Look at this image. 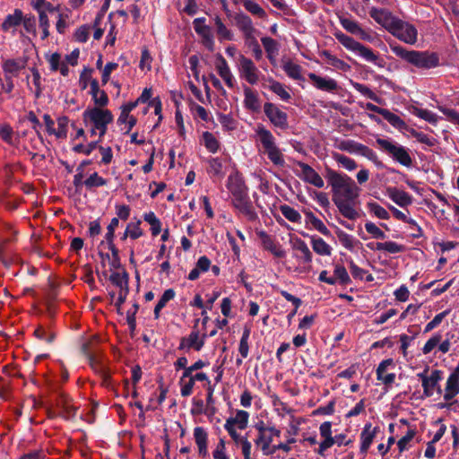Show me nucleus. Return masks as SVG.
I'll use <instances>...</instances> for the list:
<instances>
[{
  "label": "nucleus",
  "instance_id": "1",
  "mask_svg": "<svg viewBox=\"0 0 459 459\" xmlns=\"http://www.w3.org/2000/svg\"><path fill=\"white\" fill-rule=\"evenodd\" d=\"M325 178L332 186L333 202L341 214L349 219L356 220L359 212L356 209L360 188L348 175L336 172L331 169L325 171Z\"/></svg>",
  "mask_w": 459,
  "mask_h": 459
},
{
  "label": "nucleus",
  "instance_id": "2",
  "mask_svg": "<svg viewBox=\"0 0 459 459\" xmlns=\"http://www.w3.org/2000/svg\"><path fill=\"white\" fill-rule=\"evenodd\" d=\"M226 186L231 195L233 206L248 220H255L256 215L248 196L247 187L242 175L238 170L230 174Z\"/></svg>",
  "mask_w": 459,
  "mask_h": 459
},
{
  "label": "nucleus",
  "instance_id": "3",
  "mask_svg": "<svg viewBox=\"0 0 459 459\" xmlns=\"http://www.w3.org/2000/svg\"><path fill=\"white\" fill-rule=\"evenodd\" d=\"M371 16L400 40L411 45L417 41L418 31L412 24L403 22L383 10L377 12V15L371 14Z\"/></svg>",
  "mask_w": 459,
  "mask_h": 459
},
{
  "label": "nucleus",
  "instance_id": "4",
  "mask_svg": "<svg viewBox=\"0 0 459 459\" xmlns=\"http://www.w3.org/2000/svg\"><path fill=\"white\" fill-rule=\"evenodd\" d=\"M82 122L91 137L98 135L100 141L108 132L114 120L112 112L100 107H88L82 115Z\"/></svg>",
  "mask_w": 459,
  "mask_h": 459
},
{
  "label": "nucleus",
  "instance_id": "5",
  "mask_svg": "<svg viewBox=\"0 0 459 459\" xmlns=\"http://www.w3.org/2000/svg\"><path fill=\"white\" fill-rule=\"evenodd\" d=\"M392 52L420 69H431L439 65V56L437 53L429 51L408 50L398 44H390Z\"/></svg>",
  "mask_w": 459,
  "mask_h": 459
},
{
  "label": "nucleus",
  "instance_id": "6",
  "mask_svg": "<svg viewBox=\"0 0 459 459\" xmlns=\"http://www.w3.org/2000/svg\"><path fill=\"white\" fill-rule=\"evenodd\" d=\"M258 435L255 440V445L262 449L264 455H273L278 449L287 451V444L280 441V430L264 422L255 425Z\"/></svg>",
  "mask_w": 459,
  "mask_h": 459
},
{
  "label": "nucleus",
  "instance_id": "7",
  "mask_svg": "<svg viewBox=\"0 0 459 459\" xmlns=\"http://www.w3.org/2000/svg\"><path fill=\"white\" fill-rule=\"evenodd\" d=\"M376 143L383 152L390 156L394 161L407 168L412 165V159L408 149L404 146L385 138H377Z\"/></svg>",
  "mask_w": 459,
  "mask_h": 459
},
{
  "label": "nucleus",
  "instance_id": "8",
  "mask_svg": "<svg viewBox=\"0 0 459 459\" xmlns=\"http://www.w3.org/2000/svg\"><path fill=\"white\" fill-rule=\"evenodd\" d=\"M239 77L251 85L257 84L262 75L255 64L248 57L240 56L238 63Z\"/></svg>",
  "mask_w": 459,
  "mask_h": 459
},
{
  "label": "nucleus",
  "instance_id": "9",
  "mask_svg": "<svg viewBox=\"0 0 459 459\" xmlns=\"http://www.w3.org/2000/svg\"><path fill=\"white\" fill-rule=\"evenodd\" d=\"M294 173L302 178L304 181L321 188L324 186L325 183L320 175L309 165L300 162L295 161L291 166Z\"/></svg>",
  "mask_w": 459,
  "mask_h": 459
},
{
  "label": "nucleus",
  "instance_id": "10",
  "mask_svg": "<svg viewBox=\"0 0 459 459\" xmlns=\"http://www.w3.org/2000/svg\"><path fill=\"white\" fill-rule=\"evenodd\" d=\"M230 158H221V157H214L209 158L207 160V169L206 171L210 178L213 180L221 181L224 176L226 175L228 166L230 164Z\"/></svg>",
  "mask_w": 459,
  "mask_h": 459
},
{
  "label": "nucleus",
  "instance_id": "11",
  "mask_svg": "<svg viewBox=\"0 0 459 459\" xmlns=\"http://www.w3.org/2000/svg\"><path fill=\"white\" fill-rule=\"evenodd\" d=\"M194 30L201 38L202 44L210 51L214 48V39L212 29L205 24V18H196L193 22Z\"/></svg>",
  "mask_w": 459,
  "mask_h": 459
},
{
  "label": "nucleus",
  "instance_id": "12",
  "mask_svg": "<svg viewBox=\"0 0 459 459\" xmlns=\"http://www.w3.org/2000/svg\"><path fill=\"white\" fill-rule=\"evenodd\" d=\"M206 339L205 333H201L195 327L191 331V333L183 337L180 340V343L178 346V350H195L199 351L204 345Z\"/></svg>",
  "mask_w": 459,
  "mask_h": 459
},
{
  "label": "nucleus",
  "instance_id": "13",
  "mask_svg": "<svg viewBox=\"0 0 459 459\" xmlns=\"http://www.w3.org/2000/svg\"><path fill=\"white\" fill-rule=\"evenodd\" d=\"M27 64V56L8 58L3 61L2 68L5 75H9L11 77H18L20 73L26 68Z\"/></svg>",
  "mask_w": 459,
  "mask_h": 459
},
{
  "label": "nucleus",
  "instance_id": "14",
  "mask_svg": "<svg viewBox=\"0 0 459 459\" xmlns=\"http://www.w3.org/2000/svg\"><path fill=\"white\" fill-rule=\"evenodd\" d=\"M258 238L261 241L263 247L271 252L275 257H283L285 251L282 247L272 236L264 231H258Z\"/></svg>",
  "mask_w": 459,
  "mask_h": 459
},
{
  "label": "nucleus",
  "instance_id": "15",
  "mask_svg": "<svg viewBox=\"0 0 459 459\" xmlns=\"http://www.w3.org/2000/svg\"><path fill=\"white\" fill-rule=\"evenodd\" d=\"M23 21V13L20 9H15L13 13L8 14L1 24V29L4 32H10L15 35L17 29Z\"/></svg>",
  "mask_w": 459,
  "mask_h": 459
},
{
  "label": "nucleus",
  "instance_id": "16",
  "mask_svg": "<svg viewBox=\"0 0 459 459\" xmlns=\"http://www.w3.org/2000/svg\"><path fill=\"white\" fill-rule=\"evenodd\" d=\"M215 69L218 74L225 82L229 88H234L236 80L230 71V68L222 56H219L215 61Z\"/></svg>",
  "mask_w": 459,
  "mask_h": 459
},
{
  "label": "nucleus",
  "instance_id": "17",
  "mask_svg": "<svg viewBox=\"0 0 459 459\" xmlns=\"http://www.w3.org/2000/svg\"><path fill=\"white\" fill-rule=\"evenodd\" d=\"M236 26L243 33L245 39H252L255 37V30L252 20L245 13H237L234 17Z\"/></svg>",
  "mask_w": 459,
  "mask_h": 459
},
{
  "label": "nucleus",
  "instance_id": "18",
  "mask_svg": "<svg viewBox=\"0 0 459 459\" xmlns=\"http://www.w3.org/2000/svg\"><path fill=\"white\" fill-rule=\"evenodd\" d=\"M264 113L275 126H283L287 122V116L284 112L273 103H265Z\"/></svg>",
  "mask_w": 459,
  "mask_h": 459
},
{
  "label": "nucleus",
  "instance_id": "19",
  "mask_svg": "<svg viewBox=\"0 0 459 459\" xmlns=\"http://www.w3.org/2000/svg\"><path fill=\"white\" fill-rule=\"evenodd\" d=\"M290 241L292 244L294 256L303 263H310L312 259V253L305 242L299 238L293 239L292 236H290Z\"/></svg>",
  "mask_w": 459,
  "mask_h": 459
},
{
  "label": "nucleus",
  "instance_id": "20",
  "mask_svg": "<svg viewBox=\"0 0 459 459\" xmlns=\"http://www.w3.org/2000/svg\"><path fill=\"white\" fill-rule=\"evenodd\" d=\"M194 439L198 448L199 456H208V433L203 427L194 429Z\"/></svg>",
  "mask_w": 459,
  "mask_h": 459
},
{
  "label": "nucleus",
  "instance_id": "21",
  "mask_svg": "<svg viewBox=\"0 0 459 459\" xmlns=\"http://www.w3.org/2000/svg\"><path fill=\"white\" fill-rule=\"evenodd\" d=\"M319 431L324 440L319 444L317 453L320 455H324L325 451L333 446V440L332 437V423L330 421L322 423L319 428Z\"/></svg>",
  "mask_w": 459,
  "mask_h": 459
},
{
  "label": "nucleus",
  "instance_id": "22",
  "mask_svg": "<svg viewBox=\"0 0 459 459\" xmlns=\"http://www.w3.org/2000/svg\"><path fill=\"white\" fill-rule=\"evenodd\" d=\"M90 94L91 95L94 102L93 107L106 108L109 102L108 96L105 91L100 89L99 82L97 80L91 81Z\"/></svg>",
  "mask_w": 459,
  "mask_h": 459
},
{
  "label": "nucleus",
  "instance_id": "23",
  "mask_svg": "<svg viewBox=\"0 0 459 459\" xmlns=\"http://www.w3.org/2000/svg\"><path fill=\"white\" fill-rule=\"evenodd\" d=\"M308 77L313 85L318 90L332 92L338 88V84L333 79L321 77L313 73H309Z\"/></svg>",
  "mask_w": 459,
  "mask_h": 459
},
{
  "label": "nucleus",
  "instance_id": "24",
  "mask_svg": "<svg viewBox=\"0 0 459 459\" xmlns=\"http://www.w3.org/2000/svg\"><path fill=\"white\" fill-rule=\"evenodd\" d=\"M57 407L59 409V414L65 420L74 419L76 415L78 406H76L71 398L63 396L57 403Z\"/></svg>",
  "mask_w": 459,
  "mask_h": 459
},
{
  "label": "nucleus",
  "instance_id": "25",
  "mask_svg": "<svg viewBox=\"0 0 459 459\" xmlns=\"http://www.w3.org/2000/svg\"><path fill=\"white\" fill-rule=\"evenodd\" d=\"M47 60L52 72L59 71L63 76H68L70 72L68 68L69 65L62 59V56L59 53L51 54L47 57Z\"/></svg>",
  "mask_w": 459,
  "mask_h": 459
},
{
  "label": "nucleus",
  "instance_id": "26",
  "mask_svg": "<svg viewBox=\"0 0 459 459\" xmlns=\"http://www.w3.org/2000/svg\"><path fill=\"white\" fill-rule=\"evenodd\" d=\"M195 381H194L192 373L190 371L185 370L183 371L179 381V388L180 394L183 397H188L194 393V388L195 385Z\"/></svg>",
  "mask_w": 459,
  "mask_h": 459
},
{
  "label": "nucleus",
  "instance_id": "27",
  "mask_svg": "<svg viewBox=\"0 0 459 459\" xmlns=\"http://www.w3.org/2000/svg\"><path fill=\"white\" fill-rule=\"evenodd\" d=\"M243 91L245 97L244 105L246 108L251 111H258L261 108V104L256 91L248 86H245Z\"/></svg>",
  "mask_w": 459,
  "mask_h": 459
},
{
  "label": "nucleus",
  "instance_id": "28",
  "mask_svg": "<svg viewBox=\"0 0 459 459\" xmlns=\"http://www.w3.org/2000/svg\"><path fill=\"white\" fill-rule=\"evenodd\" d=\"M109 281L119 289L118 291H129V275L125 270H117L111 273Z\"/></svg>",
  "mask_w": 459,
  "mask_h": 459
},
{
  "label": "nucleus",
  "instance_id": "29",
  "mask_svg": "<svg viewBox=\"0 0 459 459\" xmlns=\"http://www.w3.org/2000/svg\"><path fill=\"white\" fill-rule=\"evenodd\" d=\"M211 267V260L206 255H202L198 258L195 267L188 273L187 279L190 281H195L200 277L201 273H204L209 271Z\"/></svg>",
  "mask_w": 459,
  "mask_h": 459
},
{
  "label": "nucleus",
  "instance_id": "30",
  "mask_svg": "<svg viewBox=\"0 0 459 459\" xmlns=\"http://www.w3.org/2000/svg\"><path fill=\"white\" fill-rule=\"evenodd\" d=\"M256 140L262 144L264 152L275 146L274 137L272 133L263 126H258L255 129Z\"/></svg>",
  "mask_w": 459,
  "mask_h": 459
},
{
  "label": "nucleus",
  "instance_id": "31",
  "mask_svg": "<svg viewBox=\"0 0 459 459\" xmlns=\"http://www.w3.org/2000/svg\"><path fill=\"white\" fill-rule=\"evenodd\" d=\"M214 29L217 38L221 42L231 41L234 39L233 32L224 24L219 16L214 18Z\"/></svg>",
  "mask_w": 459,
  "mask_h": 459
},
{
  "label": "nucleus",
  "instance_id": "32",
  "mask_svg": "<svg viewBox=\"0 0 459 459\" xmlns=\"http://www.w3.org/2000/svg\"><path fill=\"white\" fill-rule=\"evenodd\" d=\"M377 434V428H372L371 424H366L361 434V446L360 452L366 454L373 442V439Z\"/></svg>",
  "mask_w": 459,
  "mask_h": 459
},
{
  "label": "nucleus",
  "instance_id": "33",
  "mask_svg": "<svg viewBox=\"0 0 459 459\" xmlns=\"http://www.w3.org/2000/svg\"><path fill=\"white\" fill-rule=\"evenodd\" d=\"M251 330L249 327L246 326L244 328L242 336L239 341L238 344V352L241 356V359H237L236 363L237 365L242 364V359H246L248 356L249 353V338H250Z\"/></svg>",
  "mask_w": 459,
  "mask_h": 459
},
{
  "label": "nucleus",
  "instance_id": "34",
  "mask_svg": "<svg viewBox=\"0 0 459 459\" xmlns=\"http://www.w3.org/2000/svg\"><path fill=\"white\" fill-rule=\"evenodd\" d=\"M387 192L389 197L399 206L404 207L411 204V197L405 191L393 187L388 188Z\"/></svg>",
  "mask_w": 459,
  "mask_h": 459
},
{
  "label": "nucleus",
  "instance_id": "35",
  "mask_svg": "<svg viewBox=\"0 0 459 459\" xmlns=\"http://www.w3.org/2000/svg\"><path fill=\"white\" fill-rule=\"evenodd\" d=\"M353 52L363 57L368 62L377 65L380 67L383 66L382 64H380V61L382 60L379 58L378 55H377L376 53L373 52L372 49L362 45L359 42Z\"/></svg>",
  "mask_w": 459,
  "mask_h": 459
},
{
  "label": "nucleus",
  "instance_id": "36",
  "mask_svg": "<svg viewBox=\"0 0 459 459\" xmlns=\"http://www.w3.org/2000/svg\"><path fill=\"white\" fill-rule=\"evenodd\" d=\"M70 119L66 116H59L56 120L55 137L59 140L66 139Z\"/></svg>",
  "mask_w": 459,
  "mask_h": 459
},
{
  "label": "nucleus",
  "instance_id": "37",
  "mask_svg": "<svg viewBox=\"0 0 459 459\" xmlns=\"http://www.w3.org/2000/svg\"><path fill=\"white\" fill-rule=\"evenodd\" d=\"M175 296L176 293L173 289H168L163 292L153 310L155 319L160 318V311L162 310V308L165 307L168 302L172 300L175 298Z\"/></svg>",
  "mask_w": 459,
  "mask_h": 459
},
{
  "label": "nucleus",
  "instance_id": "38",
  "mask_svg": "<svg viewBox=\"0 0 459 459\" xmlns=\"http://www.w3.org/2000/svg\"><path fill=\"white\" fill-rule=\"evenodd\" d=\"M0 138L8 145L15 146L17 144L16 133L8 124L0 125Z\"/></svg>",
  "mask_w": 459,
  "mask_h": 459
},
{
  "label": "nucleus",
  "instance_id": "39",
  "mask_svg": "<svg viewBox=\"0 0 459 459\" xmlns=\"http://www.w3.org/2000/svg\"><path fill=\"white\" fill-rule=\"evenodd\" d=\"M249 413L246 411L238 410L234 417L229 418L226 422H230L231 426L237 427L238 429H245L247 426Z\"/></svg>",
  "mask_w": 459,
  "mask_h": 459
},
{
  "label": "nucleus",
  "instance_id": "40",
  "mask_svg": "<svg viewBox=\"0 0 459 459\" xmlns=\"http://www.w3.org/2000/svg\"><path fill=\"white\" fill-rule=\"evenodd\" d=\"M261 40L267 53V57L272 62H274L279 53V44L276 40L269 37H264Z\"/></svg>",
  "mask_w": 459,
  "mask_h": 459
},
{
  "label": "nucleus",
  "instance_id": "41",
  "mask_svg": "<svg viewBox=\"0 0 459 459\" xmlns=\"http://www.w3.org/2000/svg\"><path fill=\"white\" fill-rule=\"evenodd\" d=\"M143 220L150 226L151 233L153 237L158 236L161 232V222L153 212H148L143 214Z\"/></svg>",
  "mask_w": 459,
  "mask_h": 459
},
{
  "label": "nucleus",
  "instance_id": "42",
  "mask_svg": "<svg viewBox=\"0 0 459 459\" xmlns=\"http://www.w3.org/2000/svg\"><path fill=\"white\" fill-rule=\"evenodd\" d=\"M34 336L40 341L51 343L56 333L50 327L40 325L34 330Z\"/></svg>",
  "mask_w": 459,
  "mask_h": 459
},
{
  "label": "nucleus",
  "instance_id": "43",
  "mask_svg": "<svg viewBox=\"0 0 459 459\" xmlns=\"http://www.w3.org/2000/svg\"><path fill=\"white\" fill-rule=\"evenodd\" d=\"M320 56L324 58L327 62V64L337 69L345 71L349 68V65L344 61L332 55L331 52L328 50L321 51Z\"/></svg>",
  "mask_w": 459,
  "mask_h": 459
},
{
  "label": "nucleus",
  "instance_id": "44",
  "mask_svg": "<svg viewBox=\"0 0 459 459\" xmlns=\"http://www.w3.org/2000/svg\"><path fill=\"white\" fill-rule=\"evenodd\" d=\"M108 184V179L100 176L98 172L91 173L83 182L88 190L104 186Z\"/></svg>",
  "mask_w": 459,
  "mask_h": 459
},
{
  "label": "nucleus",
  "instance_id": "45",
  "mask_svg": "<svg viewBox=\"0 0 459 459\" xmlns=\"http://www.w3.org/2000/svg\"><path fill=\"white\" fill-rule=\"evenodd\" d=\"M31 6L36 12L55 13L59 10V4L54 5L47 0H31Z\"/></svg>",
  "mask_w": 459,
  "mask_h": 459
},
{
  "label": "nucleus",
  "instance_id": "46",
  "mask_svg": "<svg viewBox=\"0 0 459 459\" xmlns=\"http://www.w3.org/2000/svg\"><path fill=\"white\" fill-rule=\"evenodd\" d=\"M391 211L393 212L394 216L396 219L401 220L410 225L416 226L417 233H411V236L413 238H418L422 237L423 231L414 220L408 218L403 212L399 211L398 209H396L394 207H391Z\"/></svg>",
  "mask_w": 459,
  "mask_h": 459
},
{
  "label": "nucleus",
  "instance_id": "47",
  "mask_svg": "<svg viewBox=\"0 0 459 459\" xmlns=\"http://www.w3.org/2000/svg\"><path fill=\"white\" fill-rule=\"evenodd\" d=\"M202 143L212 153L217 152L220 148V143L217 138L208 131L203 133Z\"/></svg>",
  "mask_w": 459,
  "mask_h": 459
},
{
  "label": "nucleus",
  "instance_id": "48",
  "mask_svg": "<svg viewBox=\"0 0 459 459\" xmlns=\"http://www.w3.org/2000/svg\"><path fill=\"white\" fill-rule=\"evenodd\" d=\"M405 249L404 246L399 245L394 241L377 242L376 243V250H385L390 254H396L403 252Z\"/></svg>",
  "mask_w": 459,
  "mask_h": 459
},
{
  "label": "nucleus",
  "instance_id": "49",
  "mask_svg": "<svg viewBox=\"0 0 459 459\" xmlns=\"http://www.w3.org/2000/svg\"><path fill=\"white\" fill-rule=\"evenodd\" d=\"M243 5L245 9L255 17L264 19L266 17L265 11L254 0H244Z\"/></svg>",
  "mask_w": 459,
  "mask_h": 459
},
{
  "label": "nucleus",
  "instance_id": "50",
  "mask_svg": "<svg viewBox=\"0 0 459 459\" xmlns=\"http://www.w3.org/2000/svg\"><path fill=\"white\" fill-rule=\"evenodd\" d=\"M314 251L320 255H330L332 247L321 238L312 239Z\"/></svg>",
  "mask_w": 459,
  "mask_h": 459
},
{
  "label": "nucleus",
  "instance_id": "51",
  "mask_svg": "<svg viewBox=\"0 0 459 459\" xmlns=\"http://www.w3.org/2000/svg\"><path fill=\"white\" fill-rule=\"evenodd\" d=\"M191 414L198 416L202 414H207L209 412V407H207L204 401L201 398L194 397L191 401Z\"/></svg>",
  "mask_w": 459,
  "mask_h": 459
},
{
  "label": "nucleus",
  "instance_id": "52",
  "mask_svg": "<svg viewBox=\"0 0 459 459\" xmlns=\"http://www.w3.org/2000/svg\"><path fill=\"white\" fill-rule=\"evenodd\" d=\"M411 113L430 124L435 125L437 122V116L428 109L412 107Z\"/></svg>",
  "mask_w": 459,
  "mask_h": 459
},
{
  "label": "nucleus",
  "instance_id": "53",
  "mask_svg": "<svg viewBox=\"0 0 459 459\" xmlns=\"http://www.w3.org/2000/svg\"><path fill=\"white\" fill-rule=\"evenodd\" d=\"M100 139L98 141H92L87 144H83V143H78V144H75L74 147H73V151L75 152V153H81V154H84L86 156H89L91 154V152L98 149V147L100 146L99 145V143H100Z\"/></svg>",
  "mask_w": 459,
  "mask_h": 459
},
{
  "label": "nucleus",
  "instance_id": "54",
  "mask_svg": "<svg viewBox=\"0 0 459 459\" xmlns=\"http://www.w3.org/2000/svg\"><path fill=\"white\" fill-rule=\"evenodd\" d=\"M190 110L195 118H199L204 122L211 120L209 112L203 107L195 102L190 104Z\"/></svg>",
  "mask_w": 459,
  "mask_h": 459
},
{
  "label": "nucleus",
  "instance_id": "55",
  "mask_svg": "<svg viewBox=\"0 0 459 459\" xmlns=\"http://www.w3.org/2000/svg\"><path fill=\"white\" fill-rule=\"evenodd\" d=\"M383 117L391 124L394 127L397 129H407V126L405 122L397 115L392 113L388 109L385 110V114L383 115Z\"/></svg>",
  "mask_w": 459,
  "mask_h": 459
},
{
  "label": "nucleus",
  "instance_id": "56",
  "mask_svg": "<svg viewBox=\"0 0 459 459\" xmlns=\"http://www.w3.org/2000/svg\"><path fill=\"white\" fill-rule=\"evenodd\" d=\"M334 37L342 46H344L347 49H350L351 51H354V49H356V47L359 44V42L356 41L354 39L341 31L335 32Z\"/></svg>",
  "mask_w": 459,
  "mask_h": 459
},
{
  "label": "nucleus",
  "instance_id": "57",
  "mask_svg": "<svg viewBox=\"0 0 459 459\" xmlns=\"http://www.w3.org/2000/svg\"><path fill=\"white\" fill-rule=\"evenodd\" d=\"M336 234L341 244L349 250H352L355 245L359 243L352 236L341 230H339Z\"/></svg>",
  "mask_w": 459,
  "mask_h": 459
},
{
  "label": "nucleus",
  "instance_id": "58",
  "mask_svg": "<svg viewBox=\"0 0 459 459\" xmlns=\"http://www.w3.org/2000/svg\"><path fill=\"white\" fill-rule=\"evenodd\" d=\"M141 224H142V221L140 220H137L136 221L129 222L126 225V229L129 233L130 239L135 240V239L141 238L142 236H143V230L141 228Z\"/></svg>",
  "mask_w": 459,
  "mask_h": 459
},
{
  "label": "nucleus",
  "instance_id": "59",
  "mask_svg": "<svg viewBox=\"0 0 459 459\" xmlns=\"http://www.w3.org/2000/svg\"><path fill=\"white\" fill-rule=\"evenodd\" d=\"M178 4L182 6L181 12L187 15L194 16L198 12L196 0H179Z\"/></svg>",
  "mask_w": 459,
  "mask_h": 459
},
{
  "label": "nucleus",
  "instance_id": "60",
  "mask_svg": "<svg viewBox=\"0 0 459 459\" xmlns=\"http://www.w3.org/2000/svg\"><path fill=\"white\" fill-rule=\"evenodd\" d=\"M268 159L276 166H282L284 164V158L281 152L277 148V146H273L272 149L266 150L264 152Z\"/></svg>",
  "mask_w": 459,
  "mask_h": 459
},
{
  "label": "nucleus",
  "instance_id": "61",
  "mask_svg": "<svg viewBox=\"0 0 459 459\" xmlns=\"http://www.w3.org/2000/svg\"><path fill=\"white\" fill-rule=\"evenodd\" d=\"M39 14V25L42 30L41 39L45 40L49 36L50 22L48 14L43 12H37Z\"/></svg>",
  "mask_w": 459,
  "mask_h": 459
},
{
  "label": "nucleus",
  "instance_id": "62",
  "mask_svg": "<svg viewBox=\"0 0 459 459\" xmlns=\"http://www.w3.org/2000/svg\"><path fill=\"white\" fill-rule=\"evenodd\" d=\"M334 160L341 164L344 169L351 171L357 169L358 165L356 161L343 154L334 153Z\"/></svg>",
  "mask_w": 459,
  "mask_h": 459
},
{
  "label": "nucleus",
  "instance_id": "63",
  "mask_svg": "<svg viewBox=\"0 0 459 459\" xmlns=\"http://www.w3.org/2000/svg\"><path fill=\"white\" fill-rule=\"evenodd\" d=\"M336 281H338L341 284L346 285L351 282L350 276L344 266L337 264L333 271V276Z\"/></svg>",
  "mask_w": 459,
  "mask_h": 459
},
{
  "label": "nucleus",
  "instance_id": "64",
  "mask_svg": "<svg viewBox=\"0 0 459 459\" xmlns=\"http://www.w3.org/2000/svg\"><path fill=\"white\" fill-rule=\"evenodd\" d=\"M271 401L273 403V406L274 408V411L277 412V414L283 418L287 413V405L284 402H282L276 394H271Z\"/></svg>",
  "mask_w": 459,
  "mask_h": 459
}]
</instances>
